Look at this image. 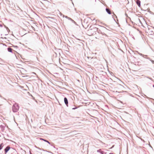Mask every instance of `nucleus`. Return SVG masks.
<instances>
[{
  "mask_svg": "<svg viewBox=\"0 0 154 154\" xmlns=\"http://www.w3.org/2000/svg\"><path fill=\"white\" fill-rule=\"evenodd\" d=\"M19 109V106L17 104H14L13 106V110L14 112H17Z\"/></svg>",
  "mask_w": 154,
  "mask_h": 154,
  "instance_id": "nucleus-1",
  "label": "nucleus"
},
{
  "mask_svg": "<svg viewBox=\"0 0 154 154\" xmlns=\"http://www.w3.org/2000/svg\"><path fill=\"white\" fill-rule=\"evenodd\" d=\"M94 29V31L93 32L92 31V29H90L89 30V31L91 32H92V34H93L94 32H95L97 30V28L94 27L93 28Z\"/></svg>",
  "mask_w": 154,
  "mask_h": 154,
  "instance_id": "nucleus-2",
  "label": "nucleus"
},
{
  "mask_svg": "<svg viewBox=\"0 0 154 154\" xmlns=\"http://www.w3.org/2000/svg\"><path fill=\"white\" fill-rule=\"evenodd\" d=\"M10 147L9 146H7L5 149V152L6 153L10 149Z\"/></svg>",
  "mask_w": 154,
  "mask_h": 154,
  "instance_id": "nucleus-3",
  "label": "nucleus"
},
{
  "mask_svg": "<svg viewBox=\"0 0 154 154\" xmlns=\"http://www.w3.org/2000/svg\"><path fill=\"white\" fill-rule=\"evenodd\" d=\"M64 101L65 104L67 106H68V101L67 99L65 97L64 98Z\"/></svg>",
  "mask_w": 154,
  "mask_h": 154,
  "instance_id": "nucleus-4",
  "label": "nucleus"
},
{
  "mask_svg": "<svg viewBox=\"0 0 154 154\" xmlns=\"http://www.w3.org/2000/svg\"><path fill=\"white\" fill-rule=\"evenodd\" d=\"M136 3H137V4L138 5L139 7H140V0H137Z\"/></svg>",
  "mask_w": 154,
  "mask_h": 154,
  "instance_id": "nucleus-5",
  "label": "nucleus"
},
{
  "mask_svg": "<svg viewBox=\"0 0 154 154\" xmlns=\"http://www.w3.org/2000/svg\"><path fill=\"white\" fill-rule=\"evenodd\" d=\"M106 12L109 14H111V11L109 10V8H106Z\"/></svg>",
  "mask_w": 154,
  "mask_h": 154,
  "instance_id": "nucleus-6",
  "label": "nucleus"
},
{
  "mask_svg": "<svg viewBox=\"0 0 154 154\" xmlns=\"http://www.w3.org/2000/svg\"><path fill=\"white\" fill-rule=\"evenodd\" d=\"M8 52L12 53V49L10 47H8Z\"/></svg>",
  "mask_w": 154,
  "mask_h": 154,
  "instance_id": "nucleus-7",
  "label": "nucleus"
},
{
  "mask_svg": "<svg viewBox=\"0 0 154 154\" xmlns=\"http://www.w3.org/2000/svg\"><path fill=\"white\" fill-rule=\"evenodd\" d=\"M3 144V143H2L1 144L0 146V150L2 148V145Z\"/></svg>",
  "mask_w": 154,
  "mask_h": 154,
  "instance_id": "nucleus-8",
  "label": "nucleus"
},
{
  "mask_svg": "<svg viewBox=\"0 0 154 154\" xmlns=\"http://www.w3.org/2000/svg\"><path fill=\"white\" fill-rule=\"evenodd\" d=\"M5 27H6V29L8 32H9V31H10L9 29L8 28V27H7L6 26H5Z\"/></svg>",
  "mask_w": 154,
  "mask_h": 154,
  "instance_id": "nucleus-9",
  "label": "nucleus"
},
{
  "mask_svg": "<svg viewBox=\"0 0 154 154\" xmlns=\"http://www.w3.org/2000/svg\"><path fill=\"white\" fill-rule=\"evenodd\" d=\"M40 140H44V141H45V142L47 141V140H45V139H42V138H40Z\"/></svg>",
  "mask_w": 154,
  "mask_h": 154,
  "instance_id": "nucleus-10",
  "label": "nucleus"
},
{
  "mask_svg": "<svg viewBox=\"0 0 154 154\" xmlns=\"http://www.w3.org/2000/svg\"><path fill=\"white\" fill-rule=\"evenodd\" d=\"M0 26L1 27H2L3 26H2V24H0Z\"/></svg>",
  "mask_w": 154,
  "mask_h": 154,
  "instance_id": "nucleus-11",
  "label": "nucleus"
},
{
  "mask_svg": "<svg viewBox=\"0 0 154 154\" xmlns=\"http://www.w3.org/2000/svg\"><path fill=\"white\" fill-rule=\"evenodd\" d=\"M46 142L48 143L49 144H50V143L49 141H46Z\"/></svg>",
  "mask_w": 154,
  "mask_h": 154,
  "instance_id": "nucleus-12",
  "label": "nucleus"
},
{
  "mask_svg": "<svg viewBox=\"0 0 154 154\" xmlns=\"http://www.w3.org/2000/svg\"><path fill=\"white\" fill-rule=\"evenodd\" d=\"M32 29H33V30H35L34 28L33 27H32Z\"/></svg>",
  "mask_w": 154,
  "mask_h": 154,
  "instance_id": "nucleus-13",
  "label": "nucleus"
},
{
  "mask_svg": "<svg viewBox=\"0 0 154 154\" xmlns=\"http://www.w3.org/2000/svg\"><path fill=\"white\" fill-rule=\"evenodd\" d=\"M30 154H31V152H30Z\"/></svg>",
  "mask_w": 154,
  "mask_h": 154,
  "instance_id": "nucleus-14",
  "label": "nucleus"
}]
</instances>
